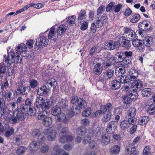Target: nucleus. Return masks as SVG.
Instances as JSON below:
<instances>
[{"label": "nucleus", "mask_w": 155, "mask_h": 155, "mask_svg": "<svg viewBox=\"0 0 155 155\" xmlns=\"http://www.w3.org/2000/svg\"><path fill=\"white\" fill-rule=\"evenodd\" d=\"M130 88L129 85L124 84V86L121 88V89L123 91L125 92H128V93L130 92Z\"/></svg>", "instance_id": "obj_62"}, {"label": "nucleus", "mask_w": 155, "mask_h": 155, "mask_svg": "<svg viewBox=\"0 0 155 155\" xmlns=\"http://www.w3.org/2000/svg\"><path fill=\"white\" fill-rule=\"evenodd\" d=\"M115 3L114 2H110L107 6L106 8V10L107 12L111 11L112 9H114V8Z\"/></svg>", "instance_id": "obj_50"}, {"label": "nucleus", "mask_w": 155, "mask_h": 155, "mask_svg": "<svg viewBox=\"0 0 155 155\" xmlns=\"http://www.w3.org/2000/svg\"><path fill=\"white\" fill-rule=\"evenodd\" d=\"M104 112L103 110L101 109V110H97L95 112L93 117H98Z\"/></svg>", "instance_id": "obj_60"}, {"label": "nucleus", "mask_w": 155, "mask_h": 155, "mask_svg": "<svg viewBox=\"0 0 155 155\" xmlns=\"http://www.w3.org/2000/svg\"><path fill=\"white\" fill-rule=\"evenodd\" d=\"M126 72L125 69L123 66H120L116 68L115 73L117 76H120Z\"/></svg>", "instance_id": "obj_24"}, {"label": "nucleus", "mask_w": 155, "mask_h": 155, "mask_svg": "<svg viewBox=\"0 0 155 155\" xmlns=\"http://www.w3.org/2000/svg\"><path fill=\"white\" fill-rule=\"evenodd\" d=\"M55 28L54 26H52L50 28V30L48 35V38L49 39H51L53 38V40L55 41V40L54 38L55 35L54 30Z\"/></svg>", "instance_id": "obj_36"}, {"label": "nucleus", "mask_w": 155, "mask_h": 155, "mask_svg": "<svg viewBox=\"0 0 155 155\" xmlns=\"http://www.w3.org/2000/svg\"><path fill=\"white\" fill-rule=\"evenodd\" d=\"M3 114L5 115V119L12 124L18 123L19 120H23L26 117L24 113L19 109L12 112L11 110H9L7 108L2 109V107H0V117Z\"/></svg>", "instance_id": "obj_2"}, {"label": "nucleus", "mask_w": 155, "mask_h": 155, "mask_svg": "<svg viewBox=\"0 0 155 155\" xmlns=\"http://www.w3.org/2000/svg\"><path fill=\"white\" fill-rule=\"evenodd\" d=\"M122 6L121 4H119L116 5H114L113 10L115 12H118L120 10Z\"/></svg>", "instance_id": "obj_61"}, {"label": "nucleus", "mask_w": 155, "mask_h": 155, "mask_svg": "<svg viewBox=\"0 0 155 155\" xmlns=\"http://www.w3.org/2000/svg\"><path fill=\"white\" fill-rule=\"evenodd\" d=\"M48 90L46 87L45 86L41 87L38 89L37 92L39 95H46L47 94Z\"/></svg>", "instance_id": "obj_27"}, {"label": "nucleus", "mask_w": 155, "mask_h": 155, "mask_svg": "<svg viewBox=\"0 0 155 155\" xmlns=\"http://www.w3.org/2000/svg\"><path fill=\"white\" fill-rule=\"evenodd\" d=\"M141 93L143 96L144 97L147 96L151 94V90L150 88H146L142 91Z\"/></svg>", "instance_id": "obj_38"}, {"label": "nucleus", "mask_w": 155, "mask_h": 155, "mask_svg": "<svg viewBox=\"0 0 155 155\" xmlns=\"http://www.w3.org/2000/svg\"><path fill=\"white\" fill-rule=\"evenodd\" d=\"M101 109L103 110L104 112H105L107 110V111H110L112 110L113 107L111 104L110 103L107 104L105 106L102 105L101 106Z\"/></svg>", "instance_id": "obj_35"}, {"label": "nucleus", "mask_w": 155, "mask_h": 155, "mask_svg": "<svg viewBox=\"0 0 155 155\" xmlns=\"http://www.w3.org/2000/svg\"><path fill=\"white\" fill-rule=\"evenodd\" d=\"M44 133H45L44 137L46 138L45 136H46L48 139L49 141L54 140L56 134L55 130L51 128L45 130Z\"/></svg>", "instance_id": "obj_11"}, {"label": "nucleus", "mask_w": 155, "mask_h": 155, "mask_svg": "<svg viewBox=\"0 0 155 155\" xmlns=\"http://www.w3.org/2000/svg\"><path fill=\"white\" fill-rule=\"evenodd\" d=\"M49 149V147L47 145H45L42 146L41 149L40 151L42 153H47Z\"/></svg>", "instance_id": "obj_59"}, {"label": "nucleus", "mask_w": 155, "mask_h": 155, "mask_svg": "<svg viewBox=\"0 0 155 155\" xmlns=\"http://www.w3.org/2000/svg\"><path fill=\"white\" fill-rule=\"evenodd\" d=\"M16 53L11 51L8 54V58L5 60L7 67H10L12 63L20 62L22 57H25L27 52L26 45L24 43H21L15 49Z\"/></svg>", "instance_id": "obj_1"}, {"label": "nucleus", "mask_w": 155, "mask_h": 155, "mask_svg": "<svg viewBox=\"0 0 155 155\" xmlns=\"http://www.w3.org/2000/svg\"><path fill=\"white\" fill-rule=\"evenodd\" d=\"M61 98L60 97L57 95L54 98L53 100L55 101L56 104H59V105H61V103H63L64 102L65 100L64 99L61 100Z\"/></svg>", "instance_id": "obj_46"}, {"label": "nucleus", "mask_w": 155, "mask_h": 155, "mask_svg": "<svg viewBox=\"0 0 155 155\" xmlns=\"http://www.w3.org/2000/svg\"><path fill=\"white\" fill-rule=\"evenodd\" d=\"M112 114L111 112L107 111L105 113L102 118L103 120L105 122L110 120Z\"/></svg>", "instance_id": "obj_34"}, {"label": "nucleus", "mask_w": 155, "mask_h": 155, "mask_svg": "<svg viewBox=\"0 0 155 155\" xmlns=\"http://www.w3.org/2000/svg\"><path fill=\"white\" fill-rule=\"evenodd\" d=\"M48 41L47 37L42 35L36 39L35 44L38 47L42 48L48 45Z\"/></svg>", "instance_id": "obj_6"}, {"label": "nucleus", "mask_w": 155, "mask_h": 155, "mask_svg": "<svg viewBox=\"0 0 155 155\" xmlns=\"http://www.w3.org/2000/svg\"><path fill=\"white\" fill-rule=\"evenodd\" d=\"M119 46L117 41L114 42L113 41H110L106 42L104 44V48L108 50H113L116 48H117Z\"/></svg>", "instance_id": "obj_14"}, {"label": "nucleus", "mask_w": 155, "mask_h": 155, "mask_svg": "<svg viewBox=\"0 0 155 155\" xmlns=\"http://www.w3.org/2000/svg\"><path fill=\"white\" fill-rule=\"evenodd\" d=\"M54 150L56 151V153H53L52 155H68L67 153H65L63 150L59 149L58 146L54 147Z\"/></svg>", "instance_id": "obj_32"}, {"label": "nucleus", "mask_w": 155, "mask_h": 155, "mask_svg": "<svg viewBox=\"0 0 155 155\" xmlns=\"http://www.w3.org/2000/svg\"><path fill=\"white\" fill-rule=\"evenodd\" d=\"M147 112L150 115L153 114L155 112V105L151 104L149 107Z\"/></svg>", "instance_id": "obj_45"}, {"label": "nucleus", "mask_w": 155, "mask_h": 155, "mask_svg": "<svg viewBox=\"0 0 155 155\" xmlns=\"http://www.w3.org/2000/svg\"><path fill=\"white\" fill-rule=\"evenodd\" d=\"M149 120V117L147 116H144L140 117L138 120L139 124L142 125H145Z\"/></svg>", "instance_id": "obj_29"}, {"label": "nucleus", "mask_w": 155, "mask_h": 155, "mask_svg": "<svg viewBox=\"0 0 155 155\" xmlns=\"http://www.w3.org/2000/svg\"><path fill=\"white\" fill-rule=\"evenodd\" d=\"M52 104L51 102L45 101L42 97L39 96L36 99L35 105L38 108H41L45 112L50 108Z\"/></svg>", "instance_id": "obj_4"}, {"label": "nucleus", "mask_w": 155, "mask_h": 155, "mask_svg": "<svg viewBox=\"0 0 155 155\" xmlns=\"http://www.w3.org/2000/svg\"><path fill=\"white\" fill-rule=\"evenodd\" d=\"M127 95L129 96L130 99L132 100L136 99L138 96V93L136 92H134L133 93L129 92V93H127Z\"/></svg>", "instance_id": "obj_48"}, {"label": "nucleus", "mask_w": 155, "mask_h": 155, "mask_svg": "<svg viewBox=\"0 0 155 155\" xmlns=\"http://www.w3.org/2000/svg\"><path fill=\"white\" fill-rule=\"evenodd\" d=\"M142 86V83L140 80H137L133 82L132 89L135 91H140Z\"/></svg>", "instance_id": "obj_19"}, {"label": "nucleus", "mask_w": 155, "mask_h": 155, "mask_svg": "<svg viewBox=\"0 0 155 155\" xmlns=\"http://www.w3.org/2000/svg\"><path fill=\"white\" fill-rule=\"evenodd\" d=\"M122 110V108L121 107H117L114 109L113 113L115 115H119L121 114Z\"/></svg>", "instance_id": "obj_53"}, {"label": "nucleus", "mask_w": 155, "mask_h": 155, "mask_svg": "<svg viewBox=\"0 0 155 155\" xmlns=\"http://www.w3.org/2000/svg\"><path fill=\"white\" fill-rule=\"evenodd\" d=\"M16 103L12 102L11 103H9V104L8 105V106L7 107H4L3 109L5 108H8L9 110H11V111H12V110L16 106Z\"/></svg>", "instance_id": "obj_56"}, {"label": "nucleus", "mask_w": 155, "mask_h": 155, "mask_svg": "<svg viewBox=\"0 0 155 155\" xmlns=\"http://www.w3.org/2000/svg\"><path fill=\"white\" fill-rule=\"evenodd\" d=\"M76 19V17L74 15L68 18L67 22L66 24L68 27L72 26L73 24H75V21Z\"/></svg>", "instance_id": "obj_25"}, {"label": "nucleus", "mask_w": 155, "mask_h": 155, "mask_svg": "<svg viewBox=\"0 0 155 155\" xmlns=\"http://www.w3.org/2000/svg\"><path fill=\"white\" fill-rule=\"evenodd\" d=\"M127 154L131 155H139L138 151L136 150V149L134 144H129L126 149Z\"/></svg>", "instance_id": "obj_16"}, {"label": "nucleus", "mask_w": 155, "mask_h": 155, "mask_svg": "<svg viewBox=\"0 0 155 155\" xmlns=\"http://www.w3.org/2000/svg\"><path fill=\"white\" fill-rule=\"evenodd\" d=\"M40 143L36 141L32 142L29 146V150L31 152L36 151L39 148Z\"/></svg>", "instance_id": "obj_21"}, {"label": "nucleus", "mask_w": 155, "mask_h": 155, "mask_svg": "<svg viewBox=\"0 0 155 155\" xmlns=\"http://www.w3.org/2000/svg\"><path fill=\"white\" fill-rule=\"evenodd\" d=\"M102 70V68L100 63H97L94 65V71L96 74H100L101 73Z\"/></svg>", "instance_id": "obj_22"}, {"label": "nucleus", "mask_w": 155, "mask_h": 155, "mask_svg": "<svg viewBox=\"0 0 155 155\" xmlns=\"http://www.w3.org/2000/svg\"><path fill=\"white\" fill-rule=\"evenodd\" d=\"M153 38L150 37H147L145 38L143 40V43L145 45L149 46L152 44Z\"/></svg>", "instance_id": "obj_40"}, {"label": "nucleus", "mask_w": 155, "mask_h": 155, "mask_svg": "<svg viewBox=\"0 0 155 155\" xmlns=\"http://www.w3.org/2000/svg\"><path fill=\"white\" fill-rule=\"evenodd\" d=\"M132 44L134 47L138 48L140 50L143 49L144 47L142 41H140L137 38L134 39V40H132Z\"/></svg>", "instance_id": "obj_20"}, {"label": "nucleus", "mask_w": 155, "mask_h": 155, "mask_svg": "<svg viewBox=\"0 0 155 155\" xmlns=\"http://www.w3.org/2000/svg\"><path fill=\"white\" fill-rule=\"evenodd\" d=\"M15 92L17 94H25L27 93L26 90V87L23 86H21L18 87L15 91Z\"/></svg>", "instance_id": "obj_37"}, {"label": "nucleus", "mask_w": 155, "mask_h": 155, "mask_svg": "<svg viewBox=\"0 0 155 155\" xmlns=\"http://www.w3.org/2000/svg\"><path fill=\"white\" fill-rule=\"evenodd\" d=\"M67 130L66 128H64L62 129L61 132L60 133L59 135L61 137L60 141L62 143L65 142H69L72 141V138L70 135L66 136V132Z\"/></svg>", "instance_id": "obj_8"}, {"label": "nucleus", "mask_w": 155, "mask_h": 155, "mask_svg": "<svg viewBox=\"0 0 155 155\" xmlns=\"http://www.w3.org/2000/svg\"><path fill=\"white\" fill-rule=\"evenodd\" d=\"M129 78H128V76L127 75L125 76L121 75L120 78V83L122 84H125L128 83L129 82Z\"/></svg>", "instance_id": "obj_42"}, {"label": "nucleus", "mask_w": 155, "mask_h": 155, "mask_svg": "<svg viewBox=\"0 0 155 155\" xmlns=\"http://www.w3.org/2000/svg\"><path fill=\"white\" fill-rule=\"evenodd\" d=\"M45 114H47L48 112L45 111L43 113H40L38 116V118L40 120L43 121V124L46 127H49L52 123V119L50 117L45 115Z\"/></svg>", "instance_id": "obj_5"}, {"label": "nucleus", "mask_w": 155, "mask_h": 155, "mask_svg": "<svg viewBox=\"0 0 155 155\" xmlns=\"http://www.w3.org/2000/svg\"><path fill=\"white\" fill-rule=\"evenodd\" d=\"M118 122L113 121L110 122L107 124L106 130L108 134L114 133L117 127Z\"/></svg>", "instance_id": "obj_10"}, {"label": "nucleus", "mask_w": 155, "mask_h": 155, "mask_svg": "<svg viewBox=\"0 0 155 155\" xmlns=\"http://www.w3.org/2000/svg\"><path fill=\"white\" fill-rule=\"evenodd\" d=\"M97 27L96 25H95V23H92L90 28V31L92 33H94L95 32Z\"/></svg>", "instance_id": "obj_63"}, {"label": "nucleus", "mask_w": 155, "mask_h": 155, "mask_svg": "<svg viewBox=\"0 0 155 155\" xmlns=\"http://www.w3.org/2000/svg\"><path fill=\"white\" fill-rule=\"evenodd\" d=\"M36 113V110L34 108L29 107L28 111H27V114L30 116H34Z\"/></svg>", "instance_id": "obj_51"}, {"label": "nucleus", "mask_w": 155, "mask_h": 155, "mask_svg": "<svg viewBox=\"0 0 155 155\" xmlns=\"http://www.w3.org/2000/svg\"><path fill=\"white\" fill-rule=\"evenodd\" d=\"M124 35L127 39L130 41L133 40L135 36V32L130 28H125L124 29Z\"/></svg>", "instance_id": "obj_12"}, {"label": "nucleus", "mask_w": 155, "mask_h": 155, "mask_svg": "<svg viewBox=\"0 0 155 155\" xmlns=\"http://www.w3.org/2000/svg\"><path fill=\"white\" fill-rule=\"evenodd\" d=\"M101 141L103 145H107L110 141V137L107 135H102L101 136Z\"/></svg>", "instance_id": "obj_31"}, {"label": "nucleus", "mask_w": 155, "mask_h": 155, "mask_svg": "<svg viewBox=\"0 0 155 155\" xmlns=\"http://www.w3.org/2000/svg\"><path fill=\"white\" fill-rule=\"evenodd\" d=\"M129 40L124 38V37H121L119 38V44L121 46L127 49H129L131 46V45L129 42Z\"/></svg>", "instance_id": "obj_17"}, {"label": "nucleus", "mask_w": 155, "mask_h": 155, "mask_svg": "<svg viewBox=\"0 0 155 155\" xmlns=\"http://www.w3.org/2000/svg\"><path fill=\"white\" fill-rule=\"evenodd\" d=\"M1 81L2 85V88H5V89L7 88L9 85L7 78H5L4 80H2Z\"/></svg>", "instance_id": "obj_54"}, {"label": "nucleus", "mask_w": 155, "mask_h": 155, "mask_svg": "<svg viewBox=\"0 0 155 155\" xmlns=\"http://www.w3.org/2000/svg\"><path fill=\"white\" fill-rule=\"evenodd\" d=\"M45 134L44 132L40 133V130L38 129L34 130L32 132L33 135L37 136L38 141L41 143L44 142L46 140V138L44 137Z\"/></svg>", "instance_id": "obj_15"}, {"label": "nucleus", "mask_w": 155, "mask_h": 155, "mask_svg": "<svg viewBox=\"0 0 155 155\" xmlns=\"http://www.w3.org/2000/svg\"><path fill=\"white\" fill-rule=\"evenodd\" d=\"M139 75L138 71L135 69H131L128 71L127 74V76L129 78V80L134 81L136 79Z\"/></svg>", "instance_id": "obj_13"}, {"label": "nucleus", "mask_w": 155, "mask_h": 155, "mask_svg": "<svg viewBox=\"0 0 155 155\" xmlns=\"http://www.w3.org/2000/svg\"><path fill=\"white\" fill-rule=\"evenodd\" d=\"M31 88H34L37 86L38 84L37 81L34 80H31L29 81Z\"/></svg>", "instance_id": "obj_52"}, {"label": "nucleus", "mask_w": 155, "mask_h": 155, "mask_svg": "<svg viewBox=\"0 0 155 155\" xmlns=\"http://www.w3.org/2000/svg\"><path fill=\"white\" fill-rule=\"evenodd\" d=\"M127 113L128 117L129 118H133L136 114L135 108L134 107L130 108L128 111Z\"/></svg>", "instance_id": "obj_28"}, {"label": "nucleus", "mask_w": 155, "mask_h": 155, "mask_svg": "<svg viewBox=\"0 0 155 155\" xmlns=\"http://www.w3.org/2000/svg\"><path fill=\"white\" fill-rule=\"evenodd\" d=\"M88 27V23L86 21H84L81 25V29L82 31L86 30Z\"/></svg>", "instance_id": "obj_58"}, {"label": "nucleus", "mask_w": 155, "mask_h": 155, "mask_svg": "<svg viewBox=\"0 0 155 155\" xmlns=\"http://www.w3.org/2000/svg\"><path fill=\"white\" fill-rule=\"evenodd\" d=\"M66 26L64 25H61L58 28L57 31L58 35H61L64 34L66 30Z\"/></svg>", "instance_id": "obj_26"}, {"label": "nucleus", "mask_w": 155, "mask_h": 155, "mask_svg": "<svg viewBox=\"0 0 155 155\" xmlns=\"http://www.w3.org/2000/svg\"><path fill=\"white\" fill-rule=\"evenodd\" d=\"M104 19L101 18L100 19L97 20L96 22V25L97 27H100L102 26L104 24Z\"/></svg>", "instance_id": "obj_57"}, {"label": "nucleus", "mask_w": 155, "mask_h": 155, "mask_svg": "<svg viewBox=\"0 0 155 155\" xmlns=\"http://www.w3.org/2000/svg\"><path fill=\"white\" fill-rule=\"evenodd\" d=\"M136 121L135 118H129L128 120H124L120 123V127L122 130L128 128L131 124Z\"/></svg>", "instance_id": "obj_9"}, {"label": "nucleus", "mask_w": 155, "mask_h": 155, "mask_svg": "<svg viewBox=\"0 0 155 155\" xmlns=\"http://www.w3.org/2000/svg\"><path fill=\"white\" fill-rule=\"evenodd\" d=\"M14 133V129L12 127H8L6 129L4 136L6 137H8L12 135Z\"/></svg>", "instance_id": "obj_33"}, {"label": "nucleus", "mask_w": 155, "mask_h": 155, "mask_svg": "<svg viewBox=\"0 0 155 155\" xmlns=\"http://www.w3.org/2000/svg\"><path fill=\"white\" fill-rule=\"evenodd\" d=\"M114 73V71L113 69L108 70L104 74L105 78L106 79H108L111 78L113 75Z\"/></svg>", "instance_id": "obj_43"}, {"label": "nucleus", "mask_w": 155, "mask_h": 155, "mask_svg": "<svg viewBox=\"0 0 155 155\" xmlns=\"http://www.w3.org/2000/svg\"><path fill=\"white\" fill-rule=\"evenodd\" d=\"M56 84V80L52 78L48 80L46 82L47 85L48 86L50 85L51 87L53 86L54 87Z\"/></svg>", "instance_id": "obj_47"}, {"label": "nucleus", "mask_w": 155, "mask_h": 155, "mask_svg": "<svg viewBox=\"0 0 155 155\" xmlns=\"http://www.w3.org/2000/svg\"><path fill=\"white\" fill-rule=\"evenodd\" d=\"M132 13V11L129 8L127 7L125 9L123 12V15L125 16H129Z\"/></svg>", "instance_id": "obj_55"}, {"label": "nucleus", "mask_w": 155, "mask_h": 155, "mask_svg": "<svg viewBox=\"0 0 155 155\" xmlns=\"http://www.w3.org/2000/svg\"><path fill=\"white\" fill-rule=\"evenodd\" d=\"M27 150V148L23 146H21L18 147L17 150V153L19 155H22L24 154L26 151Z\"/></svg>", "instance_id": "obj_41"}, {"label": "nucleus", "mask_w": 155, "mask_h": 155, "mask_svg": "<svg viewBox=\"0 0 155 155\" xmlns=\"http://www.w3.org/2000/svg\"><path fill=\"white\" fill-rule=\"evenodd\" d=\"M86 129L84 127H81L78 129L77 133L78 135H82L86 133Z\"/></svg>", "instance_id": "obj_49"}, {"label": "nucleus", "mask_w": 155, "mask_h": 155, "mask_svg": "<svg viewBox=\"0 0 155 155\" xmlns=\"http://www.w3.org/2000/svg\"><path fill=\"white\" fill-rule=\"evenodd\" d=\"M111 86L113 89H117L120 88L121 84L118 81L114 80L112 82Z\"/></svg>", "instance_id": "obj_39"}, {"label": "nucleus", "mask_w": 155, "mask_h": 155, "mask_svg": "<svg viewBox=\"0 0 155 155\" xmlns=\"http://www.w3.org/2000/svg\"><path fill=\"white\" fill-rule=\"evenodd\" d=\"M104 58L105 59V61L106 60H107L106 61V64L104 66V68H107L112 65L115 64V63H117V65H121L122 66H124L123 63H125L127 65L128 64V62L127 63L126 59L123 60V61L118 62V61H117V58L112 56H110V53L109 52L105 53Z\"/></svg>", "instance_id": "obj_3"}, {"label": "nucleus", "mask_w": 155, "mask_h": 155, "mask_svg": "<svg viewBox=\"0 0 155 155\" xmlns=\"http://www.w3.org/2000/svg\"><path fill=\"white\" fill-rule=\"evenodd\" d=\"M61 108L58 107H54L52 110V114L55 116H58L57 120L61 121L64 120L65 119V116L64 113H61Z\"/></svg>", "instance_id": "obj_7"}, {"label": "nucleus", "mask_w": 155, "mask_h": 155, "mask_svg": "<svg viewBox=\"0 0 155 155\" xmlns=\"http://www.w3.org/2000/svg\"><path fill=\"white\" fill-rule=\"evenodd\" d=\"M120 147L117 145H114L112 146L110 150V153L113 154H117L120 151Z\"/></svg>", "instance_id": "obj_30"}, {"label": "nucleus", "mask_w": 155, "mask_h": 155, "mask_svg": "<svg viewBox=\"0 0 155 155\" xmlns=\"http://www.w3.org/2000/svg\"><path fill=\"white\" fill-rule=\"evenodd\" d=\"M79 100L77 96H74L71 101V103L76 105L77 102H78Z\"/></svg>", "instance_id": "obj_64"}, {"label": "nucleus", "mask_w": 155, "mask_h": 155, "mask_svg": "<svg viewBox=\"0 0 155 155\" xmlns=\"http://www.w3.org/2000/svg\"><path fill=\"white\" fill-rule=\"evenodd\" d=\"M91 113V109L90 107H87L82 113V115L84 117H87L89 116Z\"/></svg>", "instance_id": "obj_44"}, {"label": "nucleus", "mask_w": 155, "mask_h": 155, "mask_svg": "<svg viewBox=\"0 0 155 155\" xmlns=\"http://www.w3.org/2000/svg\"><path fill=\"white\" fill-rule=\"evenodd\" d=\"M140 18V17L139 15L135 13L131 15L130 17L129 20L132 23H135L137 22Z\"/></svg>", "instance_id": "obj_23"}, {"label": "nucleus", "mask_w": 155, "mask_h": 155, "mask_svg": "<svg viewBox=\"0 0 155 155\" xmlns=\"http://www.w3.org/2000/svg\"><path fill=\"white\" fill-rule=\"evenodd\" d=\"M78 105H77V107L75 108L76 110H77L76 113L78 114L80 113V109H84L86 107V104L85 100L83 99H80L78 102Z\"/></svg>", "instance_id": "obj_18"}]
</instances>
